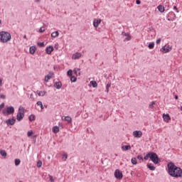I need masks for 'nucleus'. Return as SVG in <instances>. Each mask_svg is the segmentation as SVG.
<instances>
[{
    "mask_svg": "<svg viewBox=\"0 0 182 182\" xmlns=\"http://www.w3.org/2000/svg\"><path fill=\"white\" fill-rule=\"evenodd\" d=\"M168 173L171 177H175V178H178V177H182V170L180 167L174 165L173 162L168 164Z\"/></svg>",
    "mask_w": 182,
    "mask_h": 182,
    "instance_id": "f257e3e1",
    "label": "nucleus"
},
{
    "mask_svg": "<svg viewBox=\"0 0 182 182\" xmlns=\"http://www.w3.org/2000/svg\"><path fill=\"white\" fill-rule=\"evenodd\" d=\"M11 39V33L6 31L0 32V42H1L2 43H6L7 42H9Z\"/></svg>",
    "mask_w": 182,
    "mask_h": 182,
    "instance_id": "f03ea898",
    "label": "nucleus"
},
{
    "mask_svg": "<svg viewBox=\"0 0 182 182\" xmlns=\"http://www.w3.org/2000/svg\"><path fill=\"white\" fill-rule=\"evenodd\" d=\"M25 117V108L20 107L18 108V112L17 113L16 115V120L18 122H21Z\"/></svg>",
    "mask_w": 182,
    "mask_h": 182,
    "instance_id": "7ed1b4c3",
    "label": "nucleus"
},
{
    "mask_svg": "<svg viewBox=\"0 0 182 182\" xmlns=\"http://www.w3.org/2000/svg\"><path fill=\"white\" fill-rule=\"evenodd\" d=\"M150 159L154 164H159V163H160V159H159V156L157 154L153 151H151Z\"/></svg>",
    "mask_w": 182,
    "mask_h": 182,
    "instance_id": "20e7f679",
    "label": "nucleus"
},
{
    "mask_svg": "<svg viewBox=\"0 0 182 182\" xmlns=\"http://www.w3.org/2000/svg\"><path fill=\"white\" fill-rule=\"evenodd\" d=\"M14 113H15V108L13 106L8 107L6 112L3 110L4 116H9V114H14Z\"/></svg>",
    "mask_w": 182,
    "mask_h": 182,
    "instance_id": "39448f33",
    "label": "nucleus"
},
{
    "mask_svg": "<svg viewBox=\"0 0 182 182\" xmlns=\"http://www.w3.org/2000/svg\"><path fill=\"white\" fill-rule=\"evenodd\" d=\"M114 177L117 178V180H122V178H123V173L120 170L117 169L114 171Z\"/></svg>",
    "mask_w": 182,
    "mask_h": 182,
    "instance_id": "423d86ee",
    "label": "nucleus"
},
{
    "mask_svg": "<svg viewBox=\"0 0 182 182\" xmlns=\"http://www.w3.org/2000/svg\"><path fill=\"white\" fill-rule=\"evenodd\" d=\"M171 49V46L165 45L161 48L160 50L162 52V53H168Z\"/></svg>",
    "mask_w": 182,
    "mask_h": 182,
    "instance_id": "0eeeda50",
    "label": "nucleus"
},
{
    "mask_svg": "<svg viewBox=\"0 0 182 182\" xmlns=\"http://www.w3.org/2000/svg\"><path fill=\"white\" fill-rule=\"evenodd\" d=\"M16 122V119L15 118V117H13L12 118L6 120V123L7 126H14Z\"/></svg>",
    "mask_w": 182,
    "mask_h": 182,
    "instance_id": "6e6552de",
    "label": "nucleus"
},
{
    "mask_svg": "<svg viewBox=\"0 0 182 182\" xmlns=\"http://www.w3.org/2000/svg\"><path fill=\"white\" fill-rule=\"evenodd\" d=\"M133 136L136 139H140V137L143 136V132H141V131H134Z\"/></svg>",
    "mask_w": 182,
    "mask_h": 182,
    "instance_id": "1a4fd4ad",
    "label": "nucleus"
},
{
    "mask_svg": "<svg viewBox=\"0 0 182 182\" xmlns=\"http://www.w3.org/2000/svg\"><path fill=\"white\" fill-rule=\"evenodd\" d=\"M101 22H102V19L95 18L94 21H93L94 28H97V26H99V25H100Z\"/></svg>",
    "mask_w": 182,
    "mask_h": 182,
    "instance_id": "9d476101",
    "label": "nucleus"
},
{
    "mask_svg": "<svg viewBox=\"0 0 182 182\" xmlns=\"http://www.w3.org/2000/svg\"><path fill=\"white\" fill-rule=\"evenodd\" d=\"M53 50H54V48H53V46H49L46 48V53H47V55H50V53H52Z\"/></svg>",
    "mask_w": 182,
    "mask_h": 182,
    "instance_id": "9b49d317",
    "label": "nucleus"
},
{
    "mask_svg": "<svg viewBox=\"0 0 182 182\" xmlns=\"http://www.w3.org/2000/svg\"><path fill=\"white\" fill-rule=\"evenodd\" d=\"M80 58H82V53H75L72 56V59H74V60H76L77 59H80Z\"/></svg>",
    "mask_w": 182,
    "mask_h": 182,
    "instance_id": "f8f14e48",
    "label": "nucleus"
},
{
    "mask_svg": "<svg viewBox=\"0 0 182 182\" xmlns=\"http://www.w3.org/2000/svg\"><path fill=\"white\" fill-rule=\"evenodd\" d=\"M52 76H53V73H49L46 77H45V82H49L50 79H52Z\"/></svg>",
    "mask_w": 182,
    "mask_h": 182,
    "instance_id": "ddd939ff",
    "label": "nucleus"
},
{
    "mask_svg": "<svg viewBox=\"0 0 182 182\" xmlns=\"http://www.w3.org/2000/svg\"><path fill=\"white\" fill-rule=\"evenodd\" d=\"M29 52L31 55H35V52H36V47L35 46H31L29 48Z\"/></svg>",
    "mask_w": 182,
    "mask_h": 182,
    "instance_id": "4468645a",
    "label": "nucleus"
},
{
    "mask_svg": "<svg viewBox=\"0 0 182 182\" xmlns=\"http://www.w3.org/2000/svg\"><path fill=\"white\" fill-rule=\"evenodd\" d=\"M54 87H55V89H58V90L61 89L62 82L59 81V82H55Z\"/></svg>",
    "mask_w": 182,
    "mask_h": 182,
    "instance_id": "2eb2a0df",
    "label": "nucleus"
},
{
    "mask_svg": "<svg viewBox=\"0 0 182 182\" xmlns=\"http://www.w3.org/2000/svg\"><path fill=\"white\" fill-rule=\"evenodd\" d=\"M132 149V146L130 145H123L122 146V150H123L124 151H127V150H131Z\"/></svg>",
    "mask_w": 182,
    "mask_h": 182,
    "instance_id": "dca6fc26",
    "label": "nucleus"
},
{
    "mask_svg": "<svg viewBox=\"0 0 182 182\" xmlns=\"http://www.w3.org/2000/svg\"><path fill=\"white\" fill-rule=\"evenodd\" d=\"M163 119L164 122H168V120H171V118H170V115L168 114H164Z\"/></svg>",
    "mask_w": 182,
    "mask_h": 182,
    "instance_id": "f3484780",
    "label": "nucleus"
},
{
    "mask_svg": "<svg viewBox=\"0 0 182 182\" xmlns=\"http://www.w3.org/2000/svg\"><path fill=\"white\" fill-rule=\"evenodd\" d=\"M62 119L68 122V123H72V117H70V116L65 117L64 118L62 117Z\"/></svg>",
    "mask_w": 182,
    "mask_h": 182,
    "instance_id": "a211bd4d",
    "label": "nucleus"
},
{
    "mask_svg": "<svg viewBox=\"0 0 182 182\" xmlns=\"http://www.w3.org/2000/svg\"><path fill=\"white\" fill-rule=\"evenodd\" d=\"M36 93L38 96H41L43 97L46 95V91H41V90H37Z\"/></svg>",
    "mask_w": 182,
    "mask_h": 182,
    "instance_id": "6ab92c4d",
    "label": "nucleus"
},
{
    "mask_svg": "<svg viewBox=\"0 0 182 182\" xmlns=\"http://www.w3.org/2000/svg\"><path fill=\"white\" fill-rule=\"evenodd\" d=\"M157 9L159 11V12H161V14H163V12L165 11L164 6L163 5L158 6Z\"/></svg>",
    "mask_w": 182,
    "mask_h": 182,
    "instance_id": "aec40b11",
    "label": "nucleus"
},
{
    "mask_svg": "<svg viewBox=\"0 0 182 182\" xmlns=\"http://www.w3.org/2000/svg\"><path fill=\"white\" fill-rule=\"evenodd\" d=\"M146 166L151 170V171H154L156 170V166H153L152 164H149Z\"/></svg>",
    "mask_w": 182,
    "mask_h": 182,
    "instance_id": "412c9836",
    "label": "nucleus"
},
{
    "mask_svg": "<svg viewBox=\"0 0 182 182\" xmlns=\"http://www.w3.org/2000/svg\"><path fill=\"white\" fill-rule=\"evenodd\" d=\"M73 72L77 76H80V68H75Z\"/></svg>",
    "mask_w": 182,
    "mask_h": 182,
    "instance_id": "4be33fe9",
    "label": "nucleus"
},
{
    "mask_svg": "<svg viewBox=\"0 0 182 182\" xmlns=\"http://www.w3.org/2000/svg\"><path fill=\"white\" fill-rule=\"evenodd\" d=\"M53 133H55V134H56V133H59V127L58 126H55L53 127Z\"/></svg>",
    "mask_w": 182,
    "mask_h": 182,
    "instance_id": "5701e85b",
    "label": "nucleus"
},
{
    "mask_svg": "<svg viewBox=\"0 0 182 182\" xmlns=\"http://www.w3.org/2000/svg\"><path fill=\"white\" fill-rule=\"evenodd\" d=\"M59 36V31H55L51 33V38H58Z\"/></svg>",
    "mask_w": 182,
    "mask_h": 182,
    "instance_id": "b1692460",
    "label": "nucleus"
},
{
    "mask_svg": "<svg viewBox=\"0 0 182 182\" xmlns=\"http://www.w3.org/2000/svg\"><path fill=\"white\" fill-rule=\"evenodd\" d=\"M90 85H91L92 87H97V82L96 81H90Z\"/></svg>",
    "mask_w": 182,
    "mask_h": 182,
    "instance_id": "393cba45",
    "label": "nucleus"
},
{
    "mask_svg": "<svg viewBox=\"0 0 182 182\" xmlns=\"http://www.w3.org/2000/svg\"><path fill=\"white\" fill-rule=\"evenodd\" d=\"M131 163L134 165L137 164V159H136L135 157L132 158Z\"/></svg>",
    "mask_w": 182,
    "mask_h": 182,
    "instance_id": "a878e982",
    "label": "nucleus"
},
{
    "mask_svg": "<svg viewBox=\"0 0 182 182\" xmlns=\"http://www.w3.org/2000/svg\"><path fill=\"white\" fill-rule=\"evenodd\" d=\"M112 86V83L108 82L106 85V92L109 93V89H110V87Z\"/></svg>",
    "mask_w": 182,
    "mask_h": 182,
    "instance_id": "bb28decb",
    "label": "nucleus"
},
{
    "mask_svg": "<svg viewBox=\"0 0 182 182\" xmlns=\"http://www.w3.org/2000/svg\"><path fill=\"white\" fill-rule=\"evenodd\" d=\"M0 154L3 157H6V151H5V150H0Z\"/></svg>",
    "mask_w": 182,
    "mask_h": 182,
    "instance_id": "cd10ccee",
    "label": "nucleus"
},
{
    "mask_svg": "<svg viewBox=\"0 0 182 182\" xmlns=\"http://www.w3.org/2000/svg\"><path fill=\"white\" fill-rule=\"evenodd\" d=\"M148 48L149 49H154V42H152V43H149V46H148Z\"/></svg>",
    "mask_w": 182,
    "mask_h": 182,
    "instance_id": "c85d7f7f",
    "label": "nucleus"
},
{
    "mask_svg": "<svg viewBox=\"0 0 182 182\" xmlns=\"http://www.w3.org/2000/svg\"><path fill=\"white\" fill-rule=\"evenodd\" d=\"M154 105H156V102L152 101L151 103L149 104V109H154Z\"/></svg>",
    "mask_w": 182,
    "mask_h": 182,
    "instance_id": "c756f323",
    "label": "nucleus"
},
{
    "mask_svg": "<svg viewBox=\"0 0 182 182\" xmlns=\"http://www.w3.org/2000/svg\"><path fill=\"white\" fill-rule=\"evenodd\" d=\"M28 119H29V121H30V122H33V120H35V115L31 114V115L28 117Z\"/></svg>",
    "mask_w": 182,
    "mask_h": 182,
    "instance_id": "7c9ffc66",
    "label": "nucleus"
},
{
    "mask_svg": "<svg viewBox=\"0 0 182 182\" xmlns=\"http://www.w3.org/2000/svg\"><path fill=\"white\" fill-rule=\"evenodd\" d=\"M70 80H71V82H76V80H77V78H76V77L72 75L70 77Z\"/></svg>",
    "mask_w": 182,
    "mask_h": 182,
    "instance_id": "2f4dec72",
    "label": "nucleus"
},
{
    "mask_svg": "<svg viewBox=\"0 0 182 182\" xmlns=\"http://www.w3.org/2000/svg\"><path fill=\"white\" fill-rule=\"evenodd\" d=\"M150 156H151V152H149L148 154H146V155L144 157V159L145 160H149V159H150Z\"/></svg>",
    "mask_w": 182,
    "mask_h": 182,
    "instance_id": "473e14b6",
    "label": "nucleus"
},
{
    "mask_svg": "<svg viewBox=\"0 0 182 182\" xmlns=\"http://www.w3.org/2000/svg\"><path fill=\"white\" fill-rule=\"evenodd\" d=\"M38 46H40V48H43V46H45V43L43 42H38L37 43Z\"/></svg>",
    "mask_w": 182,
    "mask_h": 182,
    "instance_id": "72a5a7b5",
    "label": "nucleus"
},
{
    "mask_svg": "<svg viewBox=\"0 0 182 182\" xmlns=\"http://www.w3.org/2000/svg\"><path fill=\"white\" fill-rule=\"evenodd\" d=\"M73 71L72 70H69L68 71V73H67V75H68V76H70V77H72L73 75Z\"/></svg>",
    "mask_w": 182,
    "mask_h": 182,
    "instance_id": "f704fd0d",
    "label": "nucleus"
},
{
    "mask_svg": "<svg viewBox=\"0 0 182 182\" xmlns=\"http://www.w3.org/2000/svg\"><path fill=\"white\" fill-rule=\"evenodd\" d=\"M63 160L64 161H66V160H68V154H63Z\"/></svg>",
    "mask_w": 182,
    "mask_h": 182,
    "instance_id": "c9c22d12",
    "label": "nucleus"
},
{
    "mask_svg": "<svg viewBox=\"0 0 182 182\" xmlns=\"http://www.w3.org/2000/svg\"><path fill=\"white\" fill-rule=\"evenodd\" d=\"M21 164V159H15V166H19Z\"/></svg>",
    "mask_w": 182,
    "mask_h": 182,
    "instance_id": "e433bc0d",
    "label": "nucleus"
},
{
    "mask_svg": "<svg viewBox=\"0 0 182 182\" xmlns=\"http://www.w3.org/2000/svg\"><path fill=\"white\" fill-rule=\"evenodd\" d=\"M37 167L38 168H41V167H42V161H38V162H37Z\"/></svg>",
    "mask_w": 182,
    "mask_h": 182,
    "instance_id": "4c0bfd02",
    "label": "nucleus"
},
{
    "mask_svg": "<svg viewBox=\"0 0 182 182\" xmlns=\"http://www.w3.org/2000/svg\"><path fill=\"white\" fill-rule=\"evenodd\" d=\"M32 134H33V131H28V133H27L28 137H31V136H32Z\"/></svg>",
    "mask_w": 182,
    "mask_h": 182,
    "instance_id": "58836bf2",
    "label": "nucleus"
},
{
    "mask_svg": "<svg viewBox=\"0 0 182 182\" xmlns=\"http://www.w3.org/2000/svg\"><path fill=\"white\" fill-rule=\"evenodd\" d=\"M132 39V36L130 34L129 36H127V37L124 38V41H130Z\"/></svg>",
    "mask_w": 182,
    "mask_h": 182,
    "instance_id": "ea45409f",
    "label": "nucleus"
},
{
    "mask_svg": "<svg viewBox=\"0 0 182 182\" xmlns=\"http://www.w3.org/2000/svg\"><path fill=\"white\" fill-rule=\"evenodd\" d=\"M122 36H129V35H130V33H126V32H122Z\"/></svg>",
    "mask_w": 182,
    "mask_h": 182,
    "instance_id": "a19ab883",
    "label": "nucleus"
},
{
    "mask_svg": "<svg viewBox=\"0 0 182 182\" xmlns=\"http://www.w3.org/2000/svg\"><path fill=\"white\" fill-rule=\"evenodd\" d=\"M3 107H5V103L4 102L0 105V112L2 110Z\"/></svg>",
    "mask_w": 182,
    "mask_h": 182,
    "instance_id": "79ce46f5",
    "label": "nucleus"
},
{
    "mask_svg": "<svg viewBox=\"0 0 182 182\" xmlns=\"http://www.w3.org/2000/svg\"><path fill=\"white\" fill-rule=\"evenodd\" d=\"M39 32H40V33H43V32H45V29H43V28H40V29H39Z\"/></svg>",
    "mask_w": 182,
    "mask_h": 182,
    "instance_id": "37998d69",
    "label": "nucleus"
},
{
    "mask_svg": "<svg viewBox=\"0 0 182 182\" xmlns=\"http://www.w3.org/2000/svg\"><path fill=\"white\" fill-rule=\"evenodd\" d=\"M137 159L138 160H141L143 161V156H141V155H138Z\"/></svg>",
    "mask_w": 182,
    "mask_h": 182,
    "instance_id": "c03bdc74",
    "label": "nucleus"
},
{
    "mask_svg": "<svg viewBox=\"0 0 182 182\" xmlns=\"http://www.w3.org/2000/svg\"><path fill=\"white\" fill-rule=\"evenodd\" d=\"M160 42H161V38H158L156 40V45H159Z\"/></svg>",
    "mask_w": 182,
    "mask_h": 182,
    "instance_id": "a18cd8bd",
    "label": "nucleus"
},
{
    "mask_svg": "<svg viewBox=\"0 0 182 182\" xmlns=\"http://www.w3.org/2000/svg\"><path fill=\"white\" fill-rule=\"evenodd\" d=\"M173 11H176V12L178 14V9H177V6L173 7Z\"/></svg>",
    "mask_w": 182,
    "mask_h": 182,
    "instance_id": "49530a36",
    "label": "nucleus"
},
{
    "mask_svg": "<svg viewBox=\"0 0 182 182\" xmlns=\"http://www.w3.org/2000/svg\"><path fill=\"white\" fill-rule=\"evenodd\" d=\"M0 97H1V99H5L6 97L5 96V95L1 94Z\"/></svg>",
    "mask_w": 182,
    "mask_h": 182,
    "instance_id": "de8ad7c7",
    "label": "nucleus"
},
{
    "mask_svg": "<svg viewBox=\"0 0 182 182\" xmlns=\"http://www.w3.org/2000/svg\"><path fill=\"white\" fill-rule=\"evenodd\" d=\"M36 105H37V106H41V105H43V104H42V102L38 101Z\"/></svg>",
    "mask_w": 182,
    "mask_h": 182,
    "instance_id": "09e8293b",
    "label": "nucleus"
},
{
    "mask_svg": "<svg viewBox=\"0 0 182 182\" xmlns=\"http://www.w3.org/2000/svg\"><path fill=\"white\" fill-rule=\"evenodd\" d=\"M136 5H140L141 4V1H140V0H136Z\"/></svg>",
    "mask_w": 182,
    "mask_h": 182,
    "instance_id": "8fccbe9b",
    "label": "nucleus"
},
{
    "mask_svg": "<svg viewBox=\"0 0 182 182\" xmlns=\"http://www.w3.org/2000/svg\"><path fill=\"white\" fill-rule=\"evenodd\" d=\"M50 181L51 182H55V181L53 180V177L52 176H50Z\"/></svg>",
    "mask_w": 182,
    "mask_h": 182,
    "instance_id": "3c124183",
    "label": "nucleus"
},
{
    "mask_svg": "<svg viewBox=\"0 0 182 182\" xmlns=\"http://www.w3.org/2000/svg\"><path fill=\"white\" fill-rule=\"evenodd\" d=\"M30 97L32 99V100H35V98H33V94H31Z\"/></svg>",
    "mask_w": 182,
    "mask_h": 182,
    "instance_id": "603ef678",
    "label": "nucleus"
},
{
    "mask_svg": "<svg viewBox=\"0 0 182 182\" xmlns=\"http://www.w3.org/2000/svg\"><path fill=\"white\" fill-rule=\"evenodd\" d=\"M41 110H43V104L40 106Z\"/></svg>",
    "mask_w": 182,
    "mask_h": 182,
    "instance_id": "864d4df0",
    "label": "nucleus"
},
{
    "mask_svg": "<svg viewBox=\"0 0 182 182\" xmlns=\"http://www.w3.org/2000/svg\"><path fill=\"white\" fill-rule=\"evenodd\" d=\"M175 99H176V100H177L178 99V96L176 95Z\"/></svg>",
    "mask_w": 182,
    "mask_h": 182,
    "instance_id": "5fc2aeb1",
    "label": "nucleus"
},
{
    "mask_svg": "<svg viewBox=\"0 0 182 182\" xmlns=\"http://www.w3.org/2000/svg\"><path fill=\"white\" fill-rule=\"evenodd\" d=\"M35 2H41V0H36Z\"/></svg>",
    "mask_w": 182,
    "mask_h": 182,
    "instance_id": "6e6d98bb",
    "label": "nucleus"
},
{
    "mask_svg": "<svg viewBox=\"0 0 182 182\" xmlns=\"http://www.w3.org/2000/svg\"><path fill=\"white\" fill-rule=\"evenodd\" d=\"M24 39H26V36H24Z\"/></svg>",
    "mask_w": 182,
    "mask_h": 182,
    "instance_id": "4d7b16f0",
    "label": "nucleus"
},
{
    "mask_svg": "<svg viewBox=\"0 0 182 182\" xmlns=\"http://www.w3.org/2000/svg\"><path fill=\"white\" fill-rule=\"evenodd\" d=\"M181 112H182V105L181 106Z\"/></svg>",
    "mask_w": 182,
    "mask_h": 182,
    "instance_id": "13d9d810",
    "label": "nucleus"
},
{
    "mask_svg": "<svg viewBox=\"0 0 182 182\" xmlns=\"http://www.w3.org/2000/svg\"><path fill=\"white\" fill-rule=\"evenodd\" d=\"M50 159V156H48V159Z\"/></svg>",
    "mask_w": 182,
    "mask_h": 182,
    "instance_id": "bf43d9fd",
    "label": "nucleus"
}]
</instances>
